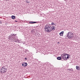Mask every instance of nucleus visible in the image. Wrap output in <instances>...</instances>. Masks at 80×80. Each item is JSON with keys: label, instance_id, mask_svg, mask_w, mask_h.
Masks as SVG:
<instances>
[{"label": "nucleus", "instance_id": "12", "mask_svg": "<svg viewBox=\"0 0 80 80\" xmlns=\"http://www.w3.org/2000/svg\"><path fill=\"white\" fill-rule=\"evenodd\" d=\"M11 17L12 19H15V18H16V17H15V16H12Z\"/></svg>", "mask_w": 80, "mask_h": 80}, {"label": "nucleus", "instance_id": "16", "mask_svg": "<svg viewBox=\"0 0 80 80\" xmlns=\"http://www.w3.org/2000/svg\"><path fill=\"white\" fill-rule=\"evenodd\" d=\"M25 2H27V3H29V2H28V0H26Z\"/></svg>", "mask_w": 80, "mask_h": 80}, {"label": "nucleus", "instance_id": "15", "mask_svg": "<svg viewBox=\"0 0 80 80\" xmlns=\"http://www.w3.org/2000/svg\"><path fill=\"white\" fill-rule=\"evenodd\" d=\"M0 72L2 73H3V71H2L1 69Z\"/></svg>", "mask_w": 80, "mask_h": 80}, {"label": "nucleus", "instance_id": "20", "mask_svg": "<svg viewBox=\"0 0 80 80\" xmlns=\"http://www.w3.org/2000/svg\"><path fill=\"white\" fill-rule=\"evenodd\" d=\"M2 23L1 22V21H0V24H1Z\"/></svg>", "mask_w": 80, "mask_h": 80}, {"label": "nucleus", "instance_id": "19", "mask_svg": "<svg viewBox=\"0 0 80 80\" xmlns=\"http://www.w3.org/2000/svg\"><path fill=\"white\" fill-rule=\"evenodd\" d=\"M58 44H60V42H58Z\"/></svg>", "mask_w": 80, "mask_h": 80}, {"label": "nucleus", "instance_id": "10", "mask_svg": "<svg viewBox=\"0 0 80 80\" xmlns=\"http://www.w3.org/2000/svg\"><path fill=\"white\" fill-rule=\"evenodd\" d=\"M76 68L77 70H80V66H77L76 67Z\"/></svg>", "mask_w": 80, "mask_h": 80}, {"label": "nucleus", "instance_id": "22", "mask_svg": "<svg viewBox=\"0 0 80 80\" xmlns=\"http://www.w3.org/2000/svg\"><path fill=\"white\" fill-rule=\"evenodd\" d=\"M15 22H17V21H15Z\"/></svg>", "mask_w": 80, "mask_h": 80}, {"label": "nucleus", "instance_id": "9", "mask_svg": "<svg viewBox=\"0 0 80 80\" xmlns=\"http://www.w3.org/2000/svg\"><path fill=\"white\" fill-rule=\"evenodd\" d=\"M63 33H64V31H62L60 33H59V35L60 36L62 37L63 36Z\"/></svg>", "mask_w": 80, "mask_h": 80}, {"label": "nucleus", "instance_id": "7", "mask_svg": "<svg viewBox=\"0 0 80 80\" xmlns=\"http://www.w3.org/2000/svg\"><path fill=\"white\" fill-rule=\"evenodd\" d=\"M66 55H67V57H68V56H70V55L68 54H67L66 53H64L63 54H62V55H61V56H65L66 57Z\"/></svg>", "mask_w": 80, "mask_h": 80}, {"label": "nucleus", "instance_id": "5", "mask_svg": "<svg viewBox=\"0 0 80 80\" xmlns=\"http://www.w3.org/2000/svg\"><path fill=\"white\" fill-rule=\"evenodd\" d=\"M52 24L49 23H48L45 26V30H47V28H47V26L48 25H51V27H52Z\"/></svg>", "mask_w": 80, "mask_h": 80}, {"label": "nucleus", "instance_id": "4", "mask_svg": "<svg viewBox=\"0 0 80 80\" xmlns=\"http://www.w3.org/2000/svg\"><path fill=\"white\" fill-rule=\"evenodd\" d=\"M1 69L3 72L2 73H5L7 72V69L5 68V66L3 67Z\"/></svg>", "mask_w": 80, "mask_h": 80}, {"label": "nucleus", "instance_id": "13", "mask_svg": "<svg viewBox=\"0 0 80 80\" xmlns=\"http://www.w3.org/2000/svg\"><path fill=\"white\" fill-rule=\"evenodd\" d=\"M68 70L70 72H73V70L72 68L68 69Z\"/></svg>", "mask_w": 80, "mask_h": 80}, {"label": "nucleus", "instance_id": "17", "mask_svg": "<svg viewBox=\"0 0 80 80\" xmlns=\"http://www.w3.org/2000/svg\"><path fill=\"white\" fill-rule=\"evenodd\" d=\"M27 58H24V59L25 60H27Z\"/></svg>", "mask_w": 80, "mask_h": 80}, {"label": "nucleus", "instance_id": "18", "mask_svg": "<svg viewBox=\"0 0 80 80\" xmlns=\"http://www.w3.org/2000/svg\"><path fill=\"white\" fill-rule=\"evenodd\" d=\"M15 35H16V34L14 35V34H11V35H12V36H13V35H14V36H15Z\"/></svg>", "mask_w": 80, "mask_h": 80}, {"label": "nucleus", "instance_id": "3", "mask_svg": "<svg viewBox=\"0 0 80 80\" xmlns=\"http://www.w3.org/2000/svg\"><path fill=\"white\" fill-rule=\"evenodd\" d=\"M61 57L62 58V59H63V60H67V59L68 58H69V56H68L66 57V56L61 55Z\"/></svg>", "mask_w": 80, "mask_h": 80}, {"label": "nucleus", "instance_id": "2", "mask_svg": "<svg viewBox=\"0 0 80 80\" xmlns=\"http://www.w3.org/2000/svg\"><path fill=\"white\" fill-rule=\"evenodd\" d=\"M67 37L68 38H73V33L71 32H69L67 35Z\"/></svg>", "mask_w": 80, "mask_h": 80}, {"label": "nucleus", "instance_id": "6", "mask_svg": "<svg viewBox=\"0 0 80 80\" xmlns=\"http://www.w3.org/2000/svg\"><path fill=\"white\" fill-rule=\"evenodd\" d=\"M28 65V64L26 62H23V63L22 64V66H23L24 67H27Z\"/></svg>", "mask_w": 80, "mask_h": 80}, {"label": "nucleus", "instance_id": "14", "mask_svg": "<svg viewBox=\"0 0 80 80\" xmlns=\"http://www.w3.org/2000/svg\"><path fill=\"white\" fill-rule=\"evenodd\" d=\"M51 25H55V23H54L53 22H52L51 23Z\"/></svg>", "mask_w": 80, "mask_h": 80}, {"label": "nucleus", "instance_id": "11", "mask_svg": "<svg viewBox=\"0 0 80 80\" xmlns=\"http://www.w3.org/2000/svg\"><path fill=\"white\" fill-rule=\"evenodd\" d=\"M57 59L59 60H61V59H62V57H57Z\"/></svg>", "mask_w": 80, "mask_h": 80}, {"label": "nucleus", "instance_id": "23", "mask_svg": "<svg viewBox=\"0 0 80 80\" xmlns=\"http://www.w3.org/2000/svg\"><path fill=\"white\" fill-rule=\"evenodd\" d=\"M67 37H66V38L67 39Z\"/></svg>", "mask_w": 80, "mask_h": 80}, {"label": "nucleus", "instance_id": "8", "mask_svg": "<svg viewBox=\"0 0 80 80\" xmlns=\"http://www.w3.org/2000/svg\"><path fill=\"white\" fill-rule=\"evenodd\" d=\"M38 23V22L33 21H30L29 22V23L31 24H34V23Z\"/></svg>", "mask_w": 80, "mask_h": 80}, {"label": "nucleus", "instance_id": "1", "mask_svg": "<svg viewBox=\"0 0 80 80\" xmlns=\"http://www.w3.org/2000/svg\"><path fill=\"white\" fill-rule=\"evenodd\" d=\"M47 28H47V30L46 31H47V32H52V30H55V26H51V25H48L47 26Z\"/></svg>", "mask_w": 80, "mask_h": 80}, {"label": "nucleus", "instance_id": "21", "mask_svg": "<svg viewBox=\"0 0 80 80\" xmlns=\"http://www.w3.org/2000/svg\"><path fill=\"white\" fill-rule=\"evenodd\" d=\"M6 0V1H7V0H8V1H9V0Z\"/></svg>", "mask_w": 80, "mask_h": 80}]
</instances>
